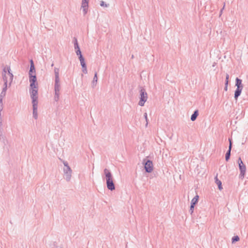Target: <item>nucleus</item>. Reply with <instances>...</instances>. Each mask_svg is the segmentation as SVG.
I'll return each mask as SVG.
<instances>
[{
	"mask_svg": "<svg viewBox=\"0 0 248 248\" xmlns=\"http://www.w3.org/2000/svg\"><path fill=\"white\" fill-rule=\"evenodd\" d=\"M82 71L85 74H87V70L86 66H85V68H82Z\"/></svg>",
	"mask_w": 248,
	"mask_h": 248,
	"instance_id": "34",
	"label": "nucleus"
},
{
	"mask_svg": "<svg viewBox=\"0 0 248 248\" xmlns=\"http://www.w3.org/2000/svg\"><path fill=\"white\" fill-rule=\"evenodd\" d=\"M199 115V111L198 110H195L193 113L192 114L190 117V120L192 121H194L197 119L198 116Z\"/></svg>",
	"mask_w": 248,
	"mask_h": 248,
	"instance_id": "12",
	"label": "nucleus"
},
{
	"mask_svg": "<svg viewBox=\"0 0 248 248\" xmlns=\"http://www.w3.org/2000/svg\"><path fill=\"white\" fill-rule=\"evenodd\" d=\"M238 164L239 169L240 171V177L243 178L245 175L246 171V167L245 165L243 163L241 157H239L237 160Z\"/></svg>",
	"mask_w": 248,
	"mask_h": 248,
	"instance_id": "6",
	"label": "nucleus"
},
{
	"mask_svg": "<svg viewBox=\"0 0 248 248\" xmlns=\"http://www.w3.org/2000/svg\"><path fill=\"white\" fill-rule=\"evenodd\" d=\"M227 89H228V85H225V86L224 87V90L226 91H227Z\"/></svg>",
	"mask_w": 248,
	"mask_h": 248,
	"instance_id": "43",
	"label": "nucleus"
},
{
	"mask_svg": "<svg viewBox=\"0 0 248 248\" xmlns=\"http://www.w3.org/2000/svg\"><path fill=\"white\" fill-rule=\"evenodd\" d=\"M198 200H199V196L198 195H197L191 200L190 204L195 205V204L198 202Z\"/></svg>",
	"mask_w": 248,
	"mask_h": 248,
	"instance_id": "15",
	"label": "nucleus"
},
{
	"mask_svg": "<svg viewBox=\"0 0 248 248\" xmlns=\"http://www.w3.org/2000/svg\"><path fill=\"white\" fill-rule=\"evenodd\" d=\"M72 170L70 167L67 168H64L63 172L65 176V178L67 181H70L71 178V174Z\"/></svg>",
	"mask_w": 248,
	"mask_h": 248,
	"instance_id": "7",
	"label": "nucleus"
},
{
	"mask_svg": "<svg viewBox=\"0 0 248 248\" xmlns=\"http://www.w3.org/2000/svg\"><path fill=\"white\" fill-rule=\"evenodd\" d=\"M89 0H82L81 7L83 8V11L84 12V15H85L87 13V9L88 7V3Z\"/></svg>",
	"mask_w": 248,
	"mask_h": 248,
	"instance_id": "8",
	"label": "nucleus"
},
{
	"mask_svg": "<svg viewBox=\"0 0 248 248\" xmlns=\"http://www.w3.org/2000/svg\"><path fill=\"white\" fill-rule=\"evenodd\" d=\"M76 54H77V55H78V56H79V55H82V54H81V51H80V49L77 50L76 51Z\"/></svg>",
	"mask_w": 248,
	"mask_h": 248,
	"instance_id": "32",
	"label": "nucleus"
},
{
	"mask_svg": "<svg viewBox=\"0 0 248 248\" xmlns=\"http://www.w3.org/2000/svg\"><path fill=\"white\" fill-rule=\"evenodd\" d=\"M104 173L105 175L108 189L111 191L115 190V186L113 180V176L110 170L107 169H105L104 170Z\"/></svg>",
	"mask_w": 248,
	"mask_h": 248,
	"instance_id": "1",
	"label": "nucleus"
},
{
	"mask_svg": "<svg viewBox=\"0 0 248 248\" xmlns=\"http://www.w3.org/2000/svg\"><path fill=\"white\" fill-rule=\"evenodd\" d=\"M5 95H6V93L1 92L0 94V98H3L4 97V96H5Z\"/></svg>",
	"mask_w": 248,
	"mask_h": 248,
	"instance_id": "31",
	"label": "nucleus"
},
{
	"mask_svg": "<svg viewBox=\"0 0 248 248\" xmlns=\"http://www.w3.org/2000/svg\"><path fill=\"white\" fill-rule=\"evenodd\" d=\"M235 86L237 87V88L234 92V97L235 99L237 100L238 97L240 95L243 88V86L242 83V80L238 78H236L235 79Z\"/></svg>",
	"mask_w": 248,
	"mask_h": 248,
	"instance_id": "3",
	"label": "nucleus"
},
{
	"mask_svg": "<svg viewBox=\"0 0 248 248\" xmlns=\"http://www.w3.org/2000/svg\"><path fill=\"white\" fill-rule=\"evenodd\" d=\"M224 6H225V4L224 5L223 7H224ZM223 8H223L222 9H221L220 12V13H221L222 12V11H223Z\"/></svg>",
	"mask_w": 248,
	"mask_h": 248,
	"instance_id": "46",
	"label": "nucleus"
},
{
	"mask_svg": "<svg viewBox=\"0 0 248 248\" xmlns=\"http://www.w3.org/2000/svg\"><path fill=\"white\" fill-rule=\"evenodd\" d=\"M144 118L145 119V120H146V124H145V126L147 127V125H148V122L147 114L146 112L144 113Z\"/></svg>",
	"mask_w": 248,
	"mask_h": 248,
	"instance_id": "24",
	"label": "nucleus"
},
{
	"mask_svg": "<svg viewBox=\"0 0 248 248\" xmlns=\"http://www.w3.org/2000/svg\"><path fill=\"white\" fill-rule=\"evenodd\" d=\"M29 81L30 82V85L31 86L36 85V83H37L36 74H34L33 75H31V76H29Z\"/></svg>",
	"mask_w": 248,
	"mask_h": 248,
	"instance_id": "9",
	"label": "nucleus"
},
{
	"mask_svg": "<svg viewBox=\"0 0 248 248\" xmlns=\"http://www.w3.org/2000/svg\"><path fill=\"white\" fill-rule=\"evenodd\" d=\"M2 100H3V98H0V104H1V105L3 104Z\"/></svg>",
	"mask_w": 248,
	"mask_h": 248,
	"instance_id": "42",
	"label": "nucleus"
},
{
	"mask_svg": "<svg viewBox=\"0 0 248 248\" xmlns=\"http://www.w3.org/2000/svg\"><path fill=\"white\" fill-rule=\"evenodd\" d=\"M229 149L232 150V140L230 139H229Z\"/></svg>",
	"mask_w": 248,
	"mask_h": 248,
	"instance_id": "30",
	"label": "nucleus"
},
{
	"mask_svg": "<svg viewBox=\"0 0 248 248\" xmlns=\"http://www.w3.org/2000/svg\"><path fill=\"white\" fill-rule=\"evenodd\" d=\"M54 90L57 92L60 91V78L55 79Z\"/></svg>",
	"mask_w": 248,
	"mask_h": 248,
	"instance_id": "11",
	"label": "nucleus"
},
{
	"mask_svg": "<svg viewBox=\"0 0 248 248\" xmlns=\"http://www.w3.org/2000/svg\"><path fill=\"white\" fill-rule=\"evenodd\" d=\"M97 82V73H95L94 74V76L93 77V81L92 82V84H93V87L96 85Z\"/></svg>",
	"mask_w": 248,
	"mask_h": 248,
	"instance_id": "19",
	"label": "nucleus"
},
{
	"mask_svg": "<svg viewBox=\"0 0 248 248\" xmlns=\"http://www.w3.org/2000/svg\"><path fill=\"white\" fill-rule=\"evenodd\" d=\"M3 104L1 105L0 104V111H1L3 109Z\"/></svg>",
	"mask_w": 248,
	"mask_h": 248,
	"instance_id": "40",
	"label": "nucleus"
},
{
	"mask_svg": "<svg viewBox=\"0 0 248 248\" xmlns=\"http://www.w3.org/2000/svg\"><path fill=\"white\" fill-rule=\"evenodd\" d=\"M63 165L64 166V168H67V167H69V166L68 165V164L67 163V162L66 161H63Z\"/></svg>",
	"mask_w": 248,
	"mask_h": 248,
	"instance_id": "33",
	"label": "nucleus"
},
{
	"mask_svg": "<svg viewBox=\"0 0 248 248\" xmlns=\"http://www.w3.org/2000/svg\"><path fill=\"white\" fill-rule=\"evenodd\" d=\"M55 79L59 78V69L58 68H54Z\"/></svg>",
	"mask_w": 248,
	"mask_h": 248,
	"instance_id": "16",
	"label": "nucleus"
},
{
	"mask_svg": "<svg viewBox=\"0 0 248 248\" xmlns=\"http://www.w3.org/2000/svg\"><path fill=\"white\" fill-rule=\"evenodd\" d=\"M194 207H195V205L190 204V209H189V212L191 215H192V213H193Z\"/></svg>",
	"mask_w": 248,
	"mask_h": 248,
	"instance_id": "22",
	"label": "nucleus"
},
{
	"mask_svg": "<svg viewBox=\"0 0 248 248\" xmlns=\"http://www.w3.org/2000/svg\"><path fill=\"white\" fill-rule=\"evenodd\" d=\"M239 240V237L237 235H236V236H234L233 237H232V243H234L236 242H237Z\"/></svg>",
	"mask_w": 248,
	"mask_h": 248,
	"instance_id": "20",
	"label": "nucleus"
},
{
	"mask_svg": "<svg viewBox=\"0 0 248 248\" xmlns=\"http://www.w3.org/2000/svg\"><path fill=\"white\" fill-rule=\"evenodd\" d=\"M30 72H32V71L35 72V69L34 66H30Z\"/></svg>",
	"mask_w": 248,
	"mask_h": 248,
	"instance_id": "29",
	"label": "nucleus"
},
{
	"mask_svg": "<svg viewBox=\"0 0 248 248\" xmlns=\"http://www.w3.org/2000/svg\"><path fill=\"white\" fill-rule=\"evenodd\" d=\"M74 47L76 46L78 47V40L76 37L74 38Z\"/></svg>",
	"mask_w": 248,
	"mask_h": 248,
	"instance_id": "25",
	"label": "nucleus"
},
{
	"mask_svg": "<svg viewBox=\"0 0 248 248\" xmlns=\"http://www.w3.org/2000/svg\"><path fill=\"white\" fill-rule=\"evenodd\" d=\"M74 47H75V49L76 51L77 50L80 49V48H79V46H78V47H76V46H75Z\"/></svg>",
	"mask_w": 248,
	"mask_h": 248,
	"instance_id": "41",
	"label": "nucleus"
},
{
	"mask_svg": "<svg viewBox=\"0 0 248 248\" xmlns=\"http://www.w3.org/2000/svg\"><path fill=\"white\" fill-rule=\"evenodd\" d=\"M60 92L55 91V95L54 99L56 102H58L59 100Z\"/></svg>",
	"mask_w": 248,
	"mask_h": 248,
	"instance_id": "17",
	"label": "nucleus"
},
{
	"mask_svg": "<svg viewBox=\"0 0 248 248\" xmlns=\"http://www.w3.org/2000/svg\"><path fill=\"white\" fill-rule=\"evenodd\" d=\"M231 150L228 149L225 155V159L227 161L230 158Z\"/></svg>",
	"mask_w": 248,
	"mask_h": 248,
	"instance_id": "18",
	"label": "nucleus"
},
{
	"mask_svg": "<svg viewBox=\"0 0 248 248\" xmlns=\"http://www.w3.org/2000/svg\"><path fill=\"white\" fill-rule=\"evenodd\" d=\"M143 164H144V168L146 172L150 173L153 171V164L151 160L144 159Z\"/></svg>",
	"mask_w": 248,
	"mask_h": 248,
	"instance_id": "5",
	"label": "nucleus"
},
{
	"mask_svg": "<svg viewBox=\"0 0 248 248\" xmlns=\"http://www.w3.org/2000/svg\"><path fill=\"white\" fill-rule=\"evenodd\" d=\"M80 64L82 66V68H85V67L86 66V63H85L84 60L80 61Z\"/></svg>",
	"mask_w": 248,
	"mask_h": 248,
	"instance_id": "28",
	"label": "nucleus"
},
{
	"mask_svg": "<svg viewBox=\"0 0 248 248\" xmlns=\"http://www.w3.org/2000/svg\"><path fill=\"white\" fill-rule=\"evenodd\" d=\"M78 58L80 61L84 60V58H83L82 55H79Z\"/></svg>",
	"mask_w": 248,
	"mask_h": 248,
	"instance_id": "36",
	"label": "nucleus"
},
{
	"mask_svg": "<svg viewBox=\"0 0 248 248\" xmlns=\"http://www.w3.org/2000/svg\"><path fill=\"white\" fill-rule=\"evenodd\" d=\"M30 63H31V65L30 66H34V63H33V62L32 60H30Z\"/></svg>",
	"mask_w": 248,
	"mask_h": 248,
	"instance_id": "39",
	"label": "nucleus"
},
{
	"mask_svg": "<svg viewBox=\"0 0 248 248\" xmlns=\"http://www.w3.org/2000/svg\"><path fill=\"white\" fill-rule=\"evenodd\" d=\"M34 74H36V72L32 71V72H30V71H29V75L31 76V75H33Z\"/></svg>",
	"mask_w": 248,
	"mask_h": 248,
	"instance_id": "38",
	"label": "nucleus"
},
{
	"mask_svg": "<svg viewBox=\"0 0 248 248\" xmlns=\"http://www.w3.org/2000/svg\"><path fill=\"white\" fill-rule=\"evenodd\" d=\"M53 65H54V64H53V63H52V64H51V66L52 67V66H53Z\"/></svg>",
	"mask_w": 248,
	"mask_h": 248,
	"instance_id": "47",
	"label": "nucleus"
},
{
	"mask_svg": "<svg viewBox=\"0 0 248 248\" xmlns=\"http://www.w3.org/2000/svg\"><path fill=\"white\" fill-rule=\"evenodd\" d=\"M215 183L218 186V189L221 190L222 189V183L218 178L217 175L215 178Z\"/></svg>",
	"mask_w": 248,
	"mask_h": 248,
	"instance_id": "13",
	"label": "nucleus"
},
{
	"mask_svg": "<svg viewBox=\"0 0 248 248\" xmlns=\"http://www.w3.org/2000/svg\"><path fill=\"white\" fill-rule=\"evenodd\" d=\"M29 92L31 97L32 99V103H38V83H36V85L31 86L30 85Z\"/></svg>",
	"mask_w": 248,
	"mask_h": 248,
	"instance_id": "2",
	"label": "nucleus"
},
{
	"mask_svg": "<svg viewBox=\"0 0 248 248\" xmlns=\"http://www.w3.org/2000/svg\"><path fill=\"white\" fill-rule=\"evenodd\" d=\"M0 119H2V118H1V111H0Z\"/></svg>",
	"mask_w": 248,
	"mask_h": 248,
	"instance_id": "45",
	"label": "nucleus"
},
{
	"mask_svg": "<svg viewBox=\"0 0 248 248\" xmlns=\"http://www.w3.org/2000/svg\"><path fill=\"white\" fill-rule=\"evenodd\" d=\"M108 4H106L104 1H101V2H100V6H102V7H107L108 6Z\"/></svg>",
	"mask_w": 248,
	"mask_h": 248,
	"instance_id": "27",
	"label": "nucleus"
},
{
	"mask_svg": "<svg viewBox=\"0 0 248 248\" xmlns=\"http://www.w3.org/2000/svg\"><path fill=\"white\" fill-rule=\"evenodd\" d=\"M7 72V68L4 67L3 69L2 74H5V75H6Z\"/></svg>",
	"mask_w": 248,
	"mask_h": 248,
	"instance_id": "35",
	"label": "nucleus"
},
{
	"mask_svg": "<svg viewBox=\"0 0 248 248\" xmlns=\"http://www.w3.org/2000/svg\"><path fill=\"white\" fill-rule=\"evenodd\" d=\"M2 120L0 119V129H2Z\"/></svg>",
	"mask_w": 248,
	"mask_h": 248,
	"instance_id": "37",
	"label": "nucleus"
},
{
	"mask_svg": "<svg viewBox=\"0 0 248 248\" xmlns=\"http://www.w3.org/2000/svg\"><path fill=\"white\" fill-rule=\"evenodd\" d=\"M7 72H8V74L10 76V83H9V85L10 86L11 84V82L13 81L14 76H13V74L11 72V68H10V66L7 67Z\"/></svg>",
	"mask_w": 248,
	"mask_h": 248,
	"instance_id": "14",
	"label": "nucleus"
},
{
	"mask_svg": "<svg viewBox=\"0 0 248 248\" xmlns=\"http://www.w3.org/2000/svg\"><path fill=\"white\" fill-rule=\"evenodd\" d=\"M229 75L228 74H226V79H225V85H228V82H229Z\"/></svg>",
	"mask_w": 248,
	"mask_h": 248,
	"instance_id": "23",
	"label": "nucleus"
},
{
	"mask_svg": "<svg viewBox=\"0 0 248 248\" xmlns=\"http://www.w3.org/2000/svg\"><path fill=\"white\" fill-rule=\"evenodd\" d=\"M33 108V117L35 119H37L38 118L37 114V107L38 103H32Z\"/></svg>",
	"mask_w": 248,
	"mask_h": 248,
	"instance_id": "10",
	"label": "nucleus"
},
{
	"mask_svg": "<svg viewBox=\"0 0 248 248\" xmlns=\"http://www.w3.org/2000/svg\"><path fill=\"white\" fill-rule=\"evenodd\" d=\"M2 129H0V137L2 136Z\"/></svg>",
	"mask_w": 248,
	"mask_h": 248,
	"instance_id": "44",
	"label": "nucleus"
},
{
	"mask_svg": "<svg viewBox=\"0 0 248 248\" xmlns=\"http://www.w3.org/2000/svg\"><path fill=\"white\" fill-rule=\"evenodd\" d=\"M7 89V84H4V87L3 88L1 92L6 93Z\"/></svg>",
	"mask_w": 248,
	"mask_h": 248,
	"instance_id": "26",
	"label": "nucleus"
},
{
	"mask_svg": "<svg viewBox=\"0 0 248 248\" xmlns=\"http://www.w3.org/2000/svg\"><path fill=\"white\" fill-rule=\"evenodd\" d=\"M148 98L147 93L145 89L142 87H140V101L139 105L140 106H143Z\"/></svg>",
	"mask_w": 248,
	"mask_h": 248,
	"instance_id": "4",
	"label": "nucleus"
},
{
	"mask_svg": "<svg viewBox=\"0 0 248 248\" xmlns=\"http://www.w3.org/2000/svg\"><path fill=\"white\" fill-rule=\"evenodd\" d=\"M2 78L4 81V84H7L8 83V78L6 75L5 74H2Z\"/></svg>",
	"mask_w": 248,
	"mask_h": 248,
	"instance_id": "21",
	"label": "nucleus"
}]
</instances>
